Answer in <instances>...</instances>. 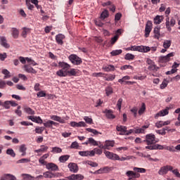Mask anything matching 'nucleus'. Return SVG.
I'll return each mask as SVG.
<instances>
[{
    "mask_svg": "<svg viewBox=\"0 0 180 180\" xmlns=\"http://www.w3.org/2000/svg\"><path fill=\"white\" fill-rule=\"evenodd\" d=\"M127 51H139V53H148L150 48L144 46H131L126 49Z\"/></svg>",
    "mask_w": 180,
    "mask_h": 180,
    "instance_id": "1",
    "label": "nucleus"
},
{
    "mask_svg": "<svg viewBox=\"0 0 180 180\" xmlns=\"http://www.w3.org/2000/svg\"><path fill=\"white\" fill-rule=\"evenodd\" d=\"M146 129H148V125H143L142 127H136L135 129H129L125 132V136H129L131 133H135L136 134H144Z\"/></svg>",
    "mask_w": 180,
    "mask_h": 180,
    "instance_id": "2",
    "label": "nucleus"
},
{
    "mask_svg": "<svg viewBox=\"0 0 180 180\" xmlns=\"http://www.w3.org/2000/svg\"><path fill=\"white\" fill-rule=\"evenodd\" d=\"M143 143H146L148 146H155V143H158L157 140L155 139V135L153 134H147Z\"/></svg>",
    "mask_w": 180,
    "mask_h": 180,
    "instance_id": "3",
    "label": "nucleus"
},
{
    "mask_svg": "<svg viewBox=\"0 0 180 180\" xmlns=\"http://www.w3.org/2000/svg\"><path fill=\"white\" fill-rule=\"evenodd\" d=\"M146 64H148V70H149V71H153L154 72H157V71H158V70H160V68H158L155 65V62L153 61L150 58L147 59Z\"/></svg>",
    "mask_w": 180,
    "mask_h": 180,
    "instance_id": "4",
    "label": "nucleus"
},
{
    "mask_svg": "<svg viewBox=\"0 0 180 180\" xmlns=\"http://www.w3.org/2000/svg\"><path fill=\"white\" fill-rule=\"evenodd\" d=\"M69 60L74 65H79L80 64H82V59L77 55H70L69 56Z\"/></svg>",
    "mask_w": 180,
    "mask_h": 180,
    "instance_id": "5",
    "label": "nucleus"
},
{
    "mask_svg": "<svg viewBox=\"0 0 180 180\" xmlns=\"http://www.w3.org/2000/svg\"><path fill=\"white\" fill-rule=\"evenodd\" d=\"M172 169H174V167H172V166H163L159 169L158 174L159 175H167L168 174V171H172Z\"/></svg>",
    "mask_w": 180,
    "mask_h": 180,
    "instance_id": "6",
    "label": "nucleus"
},
{
    "mask_svg": "<svg viewBox=\"0 0 180 180\" xmlns=\"http://www.w3.org/2000/svg\"><path fill=\"white\" fill-rule=\"evenodd\" d=\"M151 30H153V22L149 20L146 24L145 37H148V36H150V33H151Z\"/></svg>",
    "mask_w": 180,
    "mask_h": 180,
    "instance_id": "7",
    "label": "nucleus"
},
{
    "mask_svg": "<svg viewBox=\"0 0 180 180\" xmlns=\"http://www.w3.org/2000/svg\"><path fill=\"white\" fill-rule=\"evenodd\" d=\"M104 154L105 155V157H107V158H108L109 160H120V158L118 156L117 154L113 153L112 152L105 150Z\"/></svg>",
    "mask_w": 180,
    "mask_h": 180,
    "instance_id": "8",
    "label": "nucleus"
},
{
    "mask_svg": "<svg viewBox=\"0 0 180 180\" xmlns=\"http://www.w3.org/2000/svg\"><path fill=\"white\" fill-rule=\"evenodd\" d=\"M126 175L129 177L128 180H137L136 178H140V174L133 171H127Z\"/></svg>",
    "mask_w": 180,
    "mask_h": 180,
    "instance_id": "9",
    "label": "nucleus"
},
{
    "mask_svg": "<svg viewBox=\"0 0 180 180\" xmlns=\"http://www.w3.org/2000/svg\"><path fill=\"white\" fill-rule=\"evenodd\" d=\"M174 56H175V53L174 52H172L165 56H160L159 58V60L160 63H168V61L171 60V57H174Z\"/></svg>",
    "mask_w": 180,
    "mask_h": 180,
    "instance_id": "10",
    "label": "nucleus"
},
{
    "mask_svg": "<svg viewBox=\"0 0 180 180\" xmlns=\"http://www.w3.org/2000/svg\"><path fill=\"white\" fill-rule=\"evenodd\" d=\"M70 172H73L74 174H77L78 172L79 168L78 167V165L74 162H70L68 165Z\"/></svg>",
    "mask_w": 180,
    "mask_h": 180,
    "instance_id": "11",
    "label": "nucleus"
},
{
    "mask_svg": "<svg viewBox=\"0 0 180 180\" xmlns=\"http://www.w3.org/2000/svg\"><path fill=\"white\" fill-rule=\"evenodd\" d=\"M169 108L167 107L165 110H160L159 112L155 114V118L158 119V117H162V116H167L168 113H169Z\"/></svg>",
    "mask_w": 180,
    "mask_h": 180,
    "instance_id": "12",
    "label": "nucleus"
},
{
    "mask_svg": "<svg viewBox=\"0 0 180 180\" xmlns=\"http://www.w3.org/2000/svg\"><path fill=\"white\" fill-rule=\"evenodd\" d=\"M145 148L146 150H164V146L162 145L155 144L153 146H147Z\"/></svg>",
    "mask_w": 180,
    "mask_h": 180,
    "instance_id": "13",
    "label": "nucleus"
},
{
    "mask_svg": "<svg viewBox=\"0 0 180 180\" xmlns=\"http://www.w3.org/2000/svg\"><path fill=\"white\" fill-rule=\"evenodd\" d=\"M64 39H65V36H64V34H58L56 36V43H58V44H60V46L64 44V42L63 41Z\"/></svg>",
    "mask_w": 180,
    "mask_h": 180,
    "instance_id": "14",
    "label": "nucleus"
},
{
    "mask_svg": "<svg viewBox=\"0 0 180 180\" xmlns=\"http://www.w3.org/2000/svg\"><path fill=\"white\" fill-rule=\"evenodd\" d=\"M68 179L69 180H82L84 179V176L82 174H72L68 176Z\"/></svg>",
    "mask_w": 180,
    "mask_h": 180,
    "instance_id": "15",
    "label": "nucleus"
},
{
    "mask_svg": "<svg viewBox=\"0 0 180 180\" xmlns=\"http://www.w3.org/2000/svg\"><path fill=\"white\" fill-rule=\"evenodd\" d=\"M58 65L63 70V71H68V70L71 68V65L65 62H59Z\"/></svg>",
    "mask_w": 180,
    "mask_h": 180,
    "instance_id": "16",
    "label": "nucleus"
},
{
    "mask_svg": "<svg viewBox=\"0 0 180 180\" xmlns=\"http://www.w3.org/2000/svg\"><path fill=\"white\" fill-rule=\"evenodd\" d=\"M117 131H120V135L123 136L127 130V127L123 125L116 127Z\"/></svg>",
    "mask_w": 180,
    "mask_h": 180,
    "instance_id": "17",
    "label": "nucleus"
},
{
    "mask_svg": "<svg viewBox=\"0 0 180 180\" xmlns=\"http://www.w3.org/2000/svg\"><path fill=\"white\" fill-rule=\"evenodd\" d=\"M58 176H61V173H51L49 172H46V178H58Z\"/></svg>",
    "mask_w": 180,
    "mask_h": 180,
    "instance_id": "18",
    "label": "nucleus"
},
{
    "mask_svg": "<svg viewBox=\"0 0 180 180\" xmlns=\"http://www.w3.org/2000/svg\"><path fill=\"white\" fill-rule=\"evenodd\" d=\"M27 119L32 120V122H34V123H43V120H41V118H40V117L28 116Z\"/></svg>",
    "mask_w": 180,
    "mask_h": 180,
    "instance_id": "19",
    "label": "nucleus"
},
{
    "mask_svg": "<svg viewBox=\"0 0 180 180\" xmlns=\"http://www.w3.org/2000/svg\"><path fill=\"white\" fill-rule=\"evenodd\" d=\"M163 20H164L163 15H156L153 19V22L155 25H160V23H162Z\"/></svg>",
    "mask_w": 180,
    "mask_h": 180,
    "instance_id": "20",
    "label": "nucleus"
},
{
    "mask_svg": "<svg viewBox=\"0 0 180 180\" xmlns=\"http://www.w3.org/2000/svg\"><path fill=\"white\" fill-rule=\"evenodd\" d=\"M0 41H1V46H3V47H5V49H9L10 46H9V44H8V41L6 40V37H0Z\"/></svg>",
    "mask_w": 180,
    "mask_h": 180,
    "instance_id": "21",
    "label": "nucleus"
},
{
    "mask_svg": "<svg viewBox=\"0 0 180 180\" xmlns=\"http://www.w3.org/2000/svg\"><path fill=\"white\" fill-rule=\"evenodd\" d=\"M24 70L25 71H26V72H30L31 74H36V72H37L34 69H33V68H32L29 65H25Z\"/></svg>",
    "mask_w": 180,
    "mask_h": 180,
    "instance_id": "22",
    "label": "nucleus"
},
{
    "mask_svg": "<svg viewBox=\"0 0 180 180\" xmlns=\"http://www.w3.org/2000/svg\"><path fill=\"white\" fill-rule=\"evenodd\" d=\"M160 27H155L153 30L154 33V39H157L158 40L160 39V37H161V33L160 32Z\"/></svg>",
    "mask_w": 180,
    "mask_h": 180,
    "instance_id": "23",
    "label": "nucleus"
},
{
    "mask_svg": "<svg viewBox=\"0 0 180 180\" xmlns=\"http://www.w3.org/2000/svg\"><path fill=\"white\" fill-rule=\"evenodd\" d=\"M103 70L105 71V72H110L112 71H115V66L113 65H107L103 66Z\"/></svg>",
    "mask_w": 180,
    "mask_h": 180,
    "instance_id": "24",
    "label": "nucleus"
},
{
    "mask_svg": "<svg viewBox=\"0 0 180 180\" xmlns=\"http://www.w3.org/2000/svg\"><path fill=\"white\" fill-rule=\"evenodd\" d=\"M46 167L47 169H51V171H57L58 169V166L54 163H48Z\"/></svg>",
    "mask_w": 180,
    "mask_h": 180,
    "instance_id": "25",
    "label": "nucleus"
},
{
    "mask_svg": "<svg viewBox=\"0 0 180 180\" xmlns=\"http://www.w3.org/2000/svg\"><path fill=\"white\" fill-rule=\"evenodd\" d=\"M51 119H52V120H55L56 122H59V123H65V119L61 118V117H58L57 115L51 116Z\"/></svg>",
    "mask_w": 180,
    "mask_h": 180,
    "instance_id": "26",
    "label": "nucleus"
},
{
    "mask_svg": "<svg viewBox=\"0 0 180 180\" xmlns=\"http://www.w3.org/2000/svg\"><path fill=\"white\" fill-rule=\"evenodd\" d=\"M91 153V150L79 151V155H81V157H88L89 155L92 157Z\"/></svg>",
    "mask_w": 180,
    "mask_h": 180,
    "instance_id": "27",
    "label": "nucleus"
},
{
    "mask_svg": "<svg viewBox=\"0 0 180 180\" xmlns=\"http://www.w3.org/2000/svg\"><path fill=\"white\" fill-rule=\"evenodd\" d=\"M11 34L13 37V39H18V37H19V30H18L15 27H13L11 28Z\"/></svg>",
    "mask_w": 180,
    "mask_h": 180,
    "instance_id": "28",
    "label": "nucleus"
},
{
    "mask_svg": "<svg viewBox=\"0 0 180 180\" xmlns=\"http://www.w3.org/2000/svg\"><path fill=\"white\" fill-rule=\"evenodd\" d=\"M105 150H110V147H113L115 146V141H106L105 142Z\"/></svg>",
    "mask_w": 180,
    "mask_h": 180,
    "instance_id": "29",
    "label": "nucleus"
},
{
    "mask_svg": "<svg viewBox=\"0 0 180 180\" xmlns=\"http://www.w3.org/2000/svg\"><path fill=\"white\" fill-rule=\"evenodd\" d=\"M26 150H27V148H26V146L25 144H22L20 146L19 151L20 153H22V157H25V155H26Z\"/></svg>",
    "mask_w": 180,
    "mask_h": 180,
    "instance_id": "30",
    "label": "nucleus"
},
{
    "mask_svg": "<svg viewBox=\"0 0 180 180\" xmlns=\"http://www.w3.org/2000/svg\"><path fill=\"white\" fill-rule=\"evenodd\" d=\"M134 172H136V174H146L147 170L144 168H140V167H134Z\"/></svg>",
    "mask_w": 180,
    "mask_h": 180,
    "instance_id": "31",
    "label": "nucleus"
},
{
    "mask_svg": "<svg viewBox=\"0 0 180 180\" xmlns=\"http://www.w3.org/2000/svg\"><path fill=\"white\" fill-rule=\"evenodd\" d=\"M69 77L73 76L77 77V74H78V70L77 69H70V70L67 71Z\"/></svg>",
    "mask_w": 180,
    "mask_h": 180,
    "instance_id": "32",
    "label": "nucleus"
},
{
    "mask_svg": "<svg viewBox=\"0 0 180 180\" xmlns=\"http://www.w3.org/2000/svg\"><path fill=\"white\" fill-rule=\"evenodd\" d=\"M27 33H30V28L23 27L21 36H22L24 39H26Z\"/></svg>",
    "mask_w": 180,
    "mask_h": 180,
    "instance_id": "33",
    "label": "nucleus"
},
{
    "mask_svg": "<svg viewBox=\"0 0 180 180\" xmlns=\"http://www.w3.org/2000/svg\"><path fill=\"white\" fill-rule=\"evenodd\" d=\"M27 178L30 180H40V179H43V175H39L37 176V177L34 176H32L30 174H25Z\"/></svg>",
    "mask_w": 180,
    "mask_h": 180,
    "instance_id": "34",
    "label": "nucleus"
},
{
    "mask_svg": "<svg viewBox=\"0 0 180 180\" xmlns=\"http://www.w3.org/2000/svg\"><path fill=\"white\" fill-rule=\"evenodd\" d=\"M122 53H123V51L122 49H117L111 51L110 54L112 57H115L116 56H120V54H122Z\"/></svg>",
    "mask_w": 180,
    "mask_h": 180,
    "instance_id": "35",
    "label": "nucleus"
},
{
    "mask_svg": "<svg viewBox=\"0 0 180 180\" xmlns=\"http://www.w3.org/2000/svg\"><path fill=\"white\" fill-rule=\"evenodd\" d=\"M2 74H4L5 76L4 77V79H8V78H11V72H9L6 69H4L2 70Z\"/></svg>",
    "mask_w": 180,
    "mask_h": 180,
    "instance_id": "36",
    "label": "nucleus"
},
{
    "mask_svg": "<svg viewBox=\"0 0 180 180\" xmlns=\"http://www.w3.org/2000/svg\"><path fill=\"white\" fill-rule=\"evenodd\" d=\"M24 112H25V113H27V115H34L35 113L34 110L27 106L24 107Z\"/></svg>",
    "mask_w": 180,
    "mask_h": 180,
    "instance_id": "37",
    "label": "nucleus"
},
{
    "mask_svg": "<svg viewBox=\"0 0 180 180\" xmlns=\"http://www.w3.org/2000/svg\"><path fill=\"white\" fill-rule=\"evenodd\" d=\"M105 116L108 117V119H115L116 117L110 110H108L105 112Z\"/></svg>",
    "mask_w": 180,
    "mask_h": 180,
    "instance_id": "38",
    "label": "nucleus"
},
{
    "mask_svg": "<svg viewBox=\"0 0 180 180\" xmlns=\"http://www.w3.org/2000/svg\"><path fill=\"white\" fill-rule=\"evenodd\" d=\"M57 75H58V77H67L68 75V72L67 71L61 69L60 70H58L57 72H56Z\"/></svg>",
    "mask_w": 180,
    "mask_h": 180,
    "instance_id": "39",
    "label": "nucleus"
},
{
    "mask_svg": "<svg viewBox=\"0 0 180 180\" xmlns=\"http://www.w3.org/2000/svg\"><path fill=\"white\" fill-rule=\"evenodd\" d=\"M6 153L8 155H11V157H13V158L16 157V153H15V151H13V149L12 148L7 149Z\"/></svg>",
    "mask_w": 180,
    "mask_h": 180,
    "instance_id": "40",
    "label": "nucleus"
},
{
    "mask_svg": "<svg viewBox=\"0 0 180 180\" xmlns=\"http://www.w3.org/2000/svg\"><path fill=\"white\" fill-rule=\"evenodd\" d=\"M27 162H30V158H22V159L18 160L16 162V164H27Z\"/></svg>",
    "mask_w": 180,
    "mask_h": 180,
    "instance_id": "41",
    "label": "nucleus"
},
{
    "mask_svg": "<svg viewBox=\"0 0 180 180\" xmlns=\"http://www.w3.org/2000/svg\"><path fill=\"white\" fill-rule=\"evenodd\" d=\"M95 154L101 155V154H102V150L99 148H96L93 150H91V157H94Z\"/></svg>",
    "mask_w": 180,
    "mask_h": 180,
    "instance_id": "42",
    "label": "nucleus"
},
{
    "mask_svg": "<svg viewBox=\"0 0 180 180\" xmlns=\"http://www.w3.org/2000/svg\"><path fill=\"white\" fill-rule=\"evenodd\" d=\"M69 159H70V155H62L59 158V161L60 162H65V161H68Z\"/></svg>",
    "mask_w": 180,
    "mask_h": 180,
    "instance_id": "43",
    "label": "nucleus"
},
{
    "mask_svg": "<svg viewBox=\"0 0 180 180\" xmlns=\"http://www.w3.org/2000/svg\"><path fill=\"white\" fill-rule=\"evenodd\" d=\"M172 43V41L171 40H165L163 42L164 49H169V47H171Z\"/></svg>",
    "mask_w": 180,
    "mask_h": 180,
    "instance_id": "44",
    "label": "nucleus"
},
{
    "mask_svg": "<svg viewBox=\"0 0 180 180\" xmlns=\"http://www.w3.org/2000/svg\"><path fill=\"white\" fill-rule=\"evenodd\" d=\"M129 79H130V76H124L122 79H119L118 82H120V84H123V82L126 83Z\"/></svg>",
    "mask_w": 180,
    "mask_h": 180,
    "instance_id": "45",
    "label": "nucleus"
},
{
    "mask_svg": "<svg viewBox=\"0 0 180 180\" xmlns=\"http://www.w3.org/2000/svg\"><path fill=\"white\" fill-rule=\"evenodd\" d=\"M105 75H107V77H105V81H113V79L116 78V75H115L105 74Z\"/></svg>",
    "mask_w": 180,
    "mask_h": 180,
    "instance_id": "46",
    "label": "nucleus"
},
{
    "mask_svg": "<svg viewBox=\"0 0 180 180\" xmlns=\"http://www.w3.org/2000/svg\"><path fill=\"white\" fill-rule=\"evenodd\" d=\"M109 16V11L108 10H104L101 15V19H106Z\"/></svg>",
    "mask_w": 180,
    "mask_h": 180,
    "instance_id": "47",
    "label": "nucleus"
},
{
    "mask_svg": "<svg viewBox=\"0 0 180 180\" xmlns=\"http://www.w3.org/2000/svg\"><path fill=\"white\" fill-rule=\"evenodd\" d=\"M108 171V168L104 167V168H101L98 170L96 171L94 174H105Z\"/></svg>",
    "mask_w": 180,
    "mask_h": 180,
    "instance_id": "48",
    "label": "nucleus"
},
{
    "mask_svg": "<svg viewBox=\"0 0 180 180\" xmlns=\"http://www.w3.org/2000/svg\"><path fill=\"white\" fill-rule=\"evenodd\" d=\"M105 94L107 96H109V95H112L113 94V88L111 86H108L105 89Z\"/></svg>",
    "mask_w": 180,
    "mask_h": 180,
    "instance_id": "49",
    "label": "nucleus"
},
{
    "mask_svg": "<svg viewBox=\"0 0 180 180\" xmlns=\"http://www.w3.org/2000/svg\"><path fill=\"white\" fill-rule=\"evenodd\" d=\"M57 126L58 124L57 122H54V121L49 120L46 123V127H51V126Z\"/></svg>",
    "mask_w": 180,
    "mask_h": 180,
    "instance_id": "50",
    "label": "nucleus"
},
{
    "mask_svg": "<svg viewBox=\"0 0 180 180\" xmlns=\"http://www.w3.org/2000/svg\"><path fill=\"white\" fill-rule=\"evenodd\" d=\"M63 152V149H61V148L59 147H53L52 148V153H55L56 154H58L60 153Z\"/></svg>",
    "mask_w": 180,
    "mask_h": 180,
    "instance_id": "51",
    "label": "nucleus"
},
{
    "mask_svg": "<svg viewBox=\"0 0 180 180\" xmlns=\"http://www.w3.org/2000/svg\"><path fill=\"white\" fill-rule=\"evenodd\" d=\"M124 58L125 60H134V55L131 53H127L125 55Z\"/></svg>",
    "mask_w": 180,
    "mask_h": 180,
    "instance_id": "52",
    "label": "nucleus"
},
{
    "mask_svg": "<svg viewBox=\"0 0 180 180\" xmlns=\"http://www.w3.org/2000/svg\"><path fill=\"white\" fill-rule=\"evenodd\" d=\"M84 120H85L86 123H88V124H92L94 120H92V118H90L88 116H85L84 117Z\"/></svg>",
    "mask_w": 180,
    "mask_h": 180,
    "instance_id": "53",
    "label": "nucleus"
},
{
    "mask_svg": "<svg viewBox=\"0 0 180 180\" xmlns=\"http://www.w3.org/2000/svg\"><path fill=\"white\" fill-rule=\"evenodd\" d=\"M70 148H75V150H78V148H79V145L78 144V142H72L70 146Z\"/></svg>",
    "mask_w": 180,
    "mask_h": 180,
    "instance_id": "54",
    "label": "nucleus"
},
{
    "mask_svg": "<svg viewBox=\"0 0 180 180\" xmlns=\"http://www.w3.org/2000/svg\"><path fill=\"white\" fill-rule=\"evenodd\" d=\"M144 110H146V104L143 103L141 108L139 110V115H143V113H144Z\"/></svg>",
    "mask_w": 180,
    "mask_h": 180,
    "instance_id": "55",
    "label": "nucleus"
},
{
    "mask_svg": "<svg viewBox=\"0 0 180 180\" xmlns=\"http://www.w3.org/2000/svg\"><path fill=\"white\" fill-rule=\"evenodd\" d=\"M4 176L6 180H16V177L12 174H6Z\"/></svg>",
    "mask_w": 180,
    "mask_h": 180,
    "instance_id": "56",
    "label": "nucleus"
},
{
    "mask_svg": "<svg viewBox=\"0 0 180 180\" xmlns=\"http://www.w3.org/2000/svg\"><path fill=\"white\" fill-rule=\"evenodd\" d=\"M120 70H133V66L130 65H125L122 67L120 68Z\"/></svg>",
    "mask_w": 180,
    "mask_h": 180,
    "instance_id": "57",
    "label": "nucleus"
},
{
    "mask_svg": "<svg viewBox=\"0 0 180 180\" xmlns=\"http://www.w3.org/2000/svg\"><path fill=\"white\" fill-rule=\"evenodd\" d=\"M89 144H92V146H98V142L94 139V138L89 139Z\"/></svg>",
    "mask_w": 180,
    "mask_h": 180,
    "instance_id": "58",
    "label": "nucleus"
},
{
    "mask_svg": "<svg viewBox=\"0 0 180 180\" xmlns=\"http://www.w3.org/2000/svg\"><path fill=\"white\" fill-rule=\"evenodd\" d=\"M26 60L27 61V63H29L30 65H37V63H36V62H34V60H32V58H30L27 57Z\"/></svg>",
    "mask_w": 180,
    "mask_h": 180,
    "instance_id": "59",
    "label": "nucleus"
},
{
    "mask_svg": "<svg viewBox=\"0 0 180 180\" xmlns=\"http://www.w3.org/2000/svg\"><path fill=\"white\" fill-rule=\"evenodd\" d=\"M165 150H167L168 151H170L172 153H175V151H176V149H175L174 146H166L165 148Z\"/></svg>",
    "mask_w": 180,
    "mask_h": 180,
    "instance_id": "60",
    "label": "nucleus"
},
{
    "mask_svg": "<svg viewBox=\"0 0 180 180\" xmlns=\"http://www.w3.org/2000/svg\"><path fill=\"white\" fill-rule=\"evenodd\" d=\"M87 131L89 133H93V134H99V132L96 129H91V128H87L86 129Z\"/></svg>",
    "mask_w": 180,
    "mask_h": 180,
    "instance_id": "61",
    "label": "nucleus"
},
{
    "mask_svg": "<svg viewBox=\"0 0 180 180\" xmlns=\"http://www.w3.org/2000/svg\"><path fill=\"white\" fill-rule=\"evenodd\" d=\"M155 126L158 129H161L164 126V121H158L155 123Z\"/></svg>",
    "mask_w": 180,
    "mask_h": 180,
    "instance_id": "62",
    "label": "nucleus"
},
{
    "mask_svg": "<svg viewBox=\"0 0 180 180\" xmlns=\"http://www.w3.org/2000/svg\"><path fill=\"white\" fill-rule=\"evenodd\" d=\"M119 39V35H115V37H113L111 39V44H115V43H116L117 41V40Z\"/></svg>",
    "mask_w": 180,
    "mask_h": 180,
    "instance_id": "63",
    "label": "nucleus"
},
{
    "mask_svg": "<svg viewBox=\"0 0 180 180\" xmlns=\"http://www.w3.org/2000/svg\"><path fill=\"white\" fill-rule=\"evenodd\" d=\"M4 107L5 109H10L11 108V101H5L4 104Z\"/></svg>",
    "mask_w": 180,
    "mask_h": 180,
    "instance_id": "64",
    "label": "nucleus"
}]
</instances>
